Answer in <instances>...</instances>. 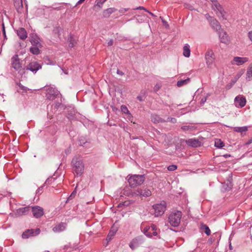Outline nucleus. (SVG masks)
<instances>
[{
	"label": "nucleus",
	"mask_w": 252,
	"mask_h": 252,
	"mask_svg": "<svg viewBox=\"0 0 252 252\" xmlns=\"http://www.w3.org/2000/svg\"><path fill=\"white\" fill-rule=\"evenodd\" d=\"M129 176H127V181L129 186L131 188L141 185L145 180L144 175H133L130 177Z\"/></svg>",
	"instance_id": "nucleus-1"
},
{
	"label": "nucleus",
	"mask_w": 252,
	"mask_h": 252,
	"mask_svg": "<svg viewBox=\"0 0 252 252\" xmlns=\"http://www.w3.org/2000/svg\"><path fill=\"white\" fill-rule=\"evenodd\" d=\"M72 169L78 176H81L84 171V165L81 159L78 158H73L72 160Z\"/></svg>",
	"instance_id": "nucleus-2"
},
{
	"label": "nucleus",
	"mask_w": 252,
	"mask_h": 252,
	"mask_svg": "<svg viewBox=\"0 0 252 252\" xmlns=\"http://www.w3.org/2000/svg\"><path fill=\"white\" fill-rule=\"evenodd\" d=\"M182 216V212L180 211L171 212L168 217V221L170 224L173 227L178 226L181 222Z\"/></svg>",
	"instance_id": "nucleus-3"
},
{
	"label": "nucleus",
	"mask_w": 252,
	"mask_h": 252,
	"mask_svg": "<svg viewBox=\"0 0 252 252\" xmlns=\"http://www.w3.org/2000/svg\"><path fill=\"white\" fill-rule=\"evenodd\" d=\"M43 89L46 91L45 96L48 100L53 101L60 95V92L52 87L45 86Z\"/></svg>",
	"instance_id": "nucleus-4"
},
{
	"label": "nucleus",
	"mask_w": 252,
	"mask_h": 252,
	"mask_svg": "<svg viewBox=\"0 0 252 252\" xmlns=\"http://www.w3.org/2000/svg\"><path fill=\"white\" fill-rule=\"evenodd\" d=\"M152 195V191L150 189L146 186H143L138 188L132 193V195L140 197H148Z\"/></svg>",
	"instance_id": "nucleus-5"
},
{
	"label": "nucleus",
	"mask_w": 252,
	"mask_h": 252,
	"mask_svg": "<svg viewBox=\"0 0 252 252\" xmlns=\"http://www.w3.org/2000/svg\"><path fill=\"white\" fill-rule=\"evenodd\" d=\"M11 64L12 67L15 70L18 71V73L20 75H23L25 73V68L22 67L18 55H15L11 58Z\"/></svg>",
	"instance_id": "nucleus-6"
},
{
	"label": "nucleus",
	"mask_w": 252,
	"mask_h": 252,
	"mask_svg": "<svg viewBox=\"0 0 252 252\" xmlns=\"http://www.w3.org/2000/svg\"><path fill=\"white\" fill-rule=\"evenodd\" d=\"M214 3L213 8L216 11V14L220 19L222 20L226 19V17L225 15V12L224 11L222 6L217 2L216 0H211Z\"/></svg>",
	"instance_id": "nucleus-7"
},
{
	"label": "nucleus",
	"mask_w": 252,
	"mask_h": 252,
	"mask_svg": "<svg viewBox=\"0 0 252 252\" xmlns=\"http://www.w3.org/2000/svg\"><path fill=\"white\" fill-rule=\"evenodd\" d=\"M154 209V213L156 217H159L162 216L165 211L166 205L164 201L159 203L156 204L153 206Z\"/></svg>",
	"instance_id": "nucleus-8"
},
{
	"label": "nucleus",
	"mask_w": 252,
	"mask_h": 252,
	"mask_svg": "<svg viewBox=\"0 0 252 252\" xmlns=\"http://www.w3.org/2000/svg\"><path fill=\"white\" fill-rule=\"evenodd\" d=\"M42 68V65L37 62L33 61L29 63L25 68V70H30L34 74Z\"/></svg>",
	"instance_id": "nucleus-9"
},
{
	"label": "nucleus",
	"mask_w": 252,
	"mask_h": 252,
	"mask_svg": "<svg viewBox=\"0 0 252 252\" xmlns=\"http://www.w3.org/2000/svg\"><path fill=\"white\" fill-rule=\"evenodd\" d=\"M40 232L39 228L28 229L23 232L22 237L23 239H28L32 236H35L38 235Z\"/></svg>",
	"instance_id": "nucleus-10"
},
{
	"label": "nucleus",
	"mask_w": 252,
	"mask_h": 252,
	"mask_svg": "<svg viewBox=\"0 0 252 252\" xmlns=\"http://www.w3.org/2000/svg\"><path fill=\"white\" fill-rule=\"evenodd\" d=\"M32 212L33 216L35 218H40L44 215V209L39 206H34L32 207Z\"/></svg>",
	"instance_id": "nucleus-11"
},
{
	"label": "nucleus",
	"mask_w": 252,
	"mask_h": 252,
	"mask_svg": "<svg viewBox=\"0 0 252 252\" xmlns=\"http://www.w3.org/2000/svg\"><path fill=\"white\" fill-rule=\"evenodd\" d=\"M234 103L237 107L242 108L246 104V99L244 96L239 95L235 98Z\"/></svg>",
	"instance_id": "nucleus-12"
},
{
	"label": "nucleus",
	"mask_w": 252,
	"mask_h": 252,
	"mask_svg": "<svg viewBox=\"0 0 252 252\" xmlns=\"http://www.w3.org/2000/svg\"><path fill=\"white\" fill-rule=\"evenodd\" d=\"M30 41L32 45L38 46L42 45L40 43V39L35 33H31L29 36Z\"/></svg>",
	"instance_id": "nucleus-13"
},
{
	"label": "nucleus",
	"mask_w": 252,
	"mask_h": 252,
	"mask_svg": "<svg viewBox=\"0 0 252 252\" xmlns=\"http://www.w3.org/2000/svg\"><path fill=\"white\" fill-rule=\"evenodd\" d=\"M214 53L212 50L208 51L205 54L206 62L207 65L211 67L214 61Z\"/></svg>",
	"instance_id": "nucleus-14"
},
{
	"label": "nucleus",
	"mask_w": 252,
	"mask_h": 252,
	"mask_svg": "<svg viewBox=\"0 0 252 252\" xmlns=\"http://www.w3.org/2000/svg\"><path fill=\"white\" fill-rule=\"evenodd\" d=\"M30 211V207L27 206L23 208H20L16 210L15 216L19 217L23 215H26L29 214Z\"/></svg>",
	"instance_id": "nucleus-15"
},
{
	"label": "nucleus",
	"mask_w": 252,
	"mask_h": 252,
	"mask_svg": "<svg viewBox=\"0 0 252 252\" xmlns=\"http://www.w3.org/2000/svg\"><path fill=\"white\" fill-rule=\"evenodd\" d=\"M186 144L192 147H199L201 146V142L196 139H189L186 141Z\"/></svg>",
	"instance_id": "nucleus-16"
},
{
	"label": "nucleus",
	"mask_w": 252,
	"mask_h": 252,
	"mask_svg": "<svg viewBox=\"0 0 252 252\" xmlns=\"http://www.w3.org/2000/svg\"><path fill=\"white\" fill-rule=\"evenodd\" d=\"M209 22L212 28L216 32H218L221 29L220 24L216 19L212 18Z\"/></svg>",
	"instance_id": "nucleus-17"
},
{
	"label": "nucleus",
	"mask_w": 252,
	"mask_h": 252,
	"mask_svg": "<svg viewBox=\"0 0 252 252\" xmlns=\"http://www.w3.org/2000/svg\"><path fill=\"white\" fill-rule=\"evenodd\" d=\"M17 34L19 37L24 40L27 38V32L24 28H20L17 30Z\"/></svg>",
	"instance_id": "nucleus-18"
},
{
	"label": "nucleus",
	"mask_w": 252,
	"mask_h": 252,
	"mask_svg": "<svg viewBox=\"0 0 252 252\" xmlns=\"http://www.w3.org/2000/svg\"><path fill=\"white\" fill-rule=\"evenodd\" d=\"M66 226V223L61 222L55 226L53 228L52 230L55 232H60L65 229Z\"/></svg>",
	"instance_id": "nucleus-19"
},
{
	"label": "nucleus",
	"mask_w": 252,
	"mask_h": 252,
	"mask_svg": "<svg viewBox=\"0 0 252 252\" xmlns=\"http://www.w3.org/2000/svg\"><path fill=\"white\" fill-rule=\"evenodd\" d=\"M233 61L237 65H240L247 62L249 59L246 57H235L234 58Z\"/></svg>",
	"instance_id": "nucleus-20"
},
{
	"label": "nucleus",
	"mask_w": 252,
	"mask_h": 252,
	"mask_svg": "<svg viewBox=\"0 0 252 252\" xmlns=\"http://www.w3.org/2000/svg\"><path fill=\"white\" fill-rule=\"evenodd\" d=\"M42 47V45H32L30 48V51L33 55H38L41 53L40 48Z\"/></svg>",
	"instance_id": "nucleus-21"
},
{
	"label": "nucleus",
	"mask_w": 252,
	"mask_h": 252,
	"mask_svg": "<svg viewBox=\"0 0 252 252\" xmlns=\"http://www.w3.org/2000/svg\"><path fill=\"white\" fill-rule=\"evenodd\" d=\"M219 36L220 39V41L222 43H226L228 41L226 33L221 29L218 31Z\"/></svg>",
	"instance_id": "nucleus-22"
},
{
	"label": "nucleus",
	"mask_w": 252,
	"mask_h": 252,
	"mask_svg": "<svg viewBox=\"0 0 252 252\" xmlns=\"http://www.w3.org/2000/svg\"><path fill=\"white\" fill-rule=\"evenodd\" d=\"M14 6L18 13L23 12V4L22 0H18L14 2Z\"/></svg>",
	"instance_id": "nucleus-23"
},
{
	"label": "nucleus",
	"mask_w": 252,
	"mask_h": 252,
	"mask_svg": "<svg viewBox=\"0 0 252 252\" xmlns=\"http://www.w3.org/2000/svg\"><path fill=\"white\" fill-rule=\"evenodd\" d=\"M151 121L155 124L165 122V121L157 114H152L151 117Z\"/></svg>",
	"instance_id": "nucleus-24"
},
{
	"label": "nucleus",
	"mask_w": 252,
	"mask_h": 252,
	"mask_svg": "<svg viewBox=\"0 0 252 252\" xmlns=\"http://www.w3.org/2000/svg\"><path fill=\"white\" fill-rule=\"evenodd\" d=\"M117 9L114 7L109 8L103 11V16L105 18H108L110 16V15L115 12Z\"/></svg>",
	"instance_id": "nucleus-25"
},
{
	"label": "nucleus",
	"mask_w": 252,
	"mask_h": 252,
	"mask_svg": "<svg viewBox=\"0 0 252 252\" xmlns=\"http://www.w3.org/2000/svg\"><path fill=\"white\" fill-rule=\"evenodd\" d=\"M200 229L204 231V233L207 235L209 236L211 234V230L209 227L204 223H201L200 224Z\"/></svg>",
	"instance_id": "nucleus-26"
},
{
	"label": "nucleus",
	"mask_w": 252,
	"mask_h": 252,
	"mask_svg": "<svg viewBox=\"0 0 252 252\" xmlns=\"http://www.w3.org/2000/svg\"><path fill=\"white\" fill-rule=\"evenodd\" d=\"M68 41L69 42V46L71 48L73 47L77 43L76 40L75 39L73 35L71 34H69Z\"/></svg>",
	"instance_id": "nucleus-27"
},
{
	"label": "nucleus",
	"mask_w": 252,
	"mask_h": 252,
	"mask_svg": "<svg viewBox=\"0 0 252 252\" xmlns=\"http://www.w3.org/2000/svg\"><path fill=\"white\" fill-rule=\"evenodd\" d=\"M190 53L189 46L188 44L185 45L183 48V55L186 57H189Z\"/></svg>",
	"instance_id": "nucleus-28"
},
{
	"label": "nucleus",
	"mask_w": 252,
	"mask_h": 252,
	"mask_svg": "<svg viewBox=\"0 0 252 252\" xmlns=\"http://www.w3.org/2000/svg\"><path fill=\"white\" fill-rule=\"evenodd\" d=\"M190 78H188L187 79L185 80L181 79L177 82V86L178 87H182L185 85L188 84L190 82Z\"/></svg>",
	"instance_id": "nucleus-29"
},
{
	"label": "nucleus",
	"mask_w": 252,
	"mask_h": 252,
	"mask_svg": "<svg viewBox=\"0 0 252 252\" xmlns=\"http://www.w3.org/2000/svg\"><path fill=\"white\" fill-rule=\"evenodd\" d=\"M234 130L236 132H240L241 134L243 132H246L248 130V127L246 126L242 127H234Z\"/></svg>",
	"instance_id": "nucleus-30"
},
{
	"label": "nucleus",
	"mask_w": 252,
	"mask_h": 252,
	"mask_svg": "<svg viewBox=\"0 0 252 252\" xmlns=\"http://www.w3.org/2000/svg\"><path fill=\"white\" fill-rule=\"evenodd\" d=\"M215 146L217 148H221L224 146V143L220 139H216L215 141Z\"/></svg>",
	"instance_id": "nucleus-31"
},
{
	"label": "nucleus",
	"mask_w": 252,
	"mask_h": 252,
	"mask_svg": "<svg viewBox=\"0 0 252 252\" xmlns=\"http://www.w3.org/2000/svg\"><path fill=\"white\" fill-rule=\"evenodd\" d=\"M150 232H152V236H157L158 232L157 231V227L155 224H152L151 226L150 227Z\"/></svg>",
	"instance_id": "nucleus-32"
},
{
	"label": "nucleus",
	"mask_w": 252,
	"mask_h": 252,
	"mask_svg": "<svg viewBox=\"0 0 252 252\" xmlns=\"http://www.w3.org/2000/svg\"><path fill=\"white\" fill-rule=\"evenodd\" d=\"M246 79L249 81L252 79V67H250L247 70L246 73Z\"/></svg>",
	"instance_id": "nucleus-33"
},
{
	"label": "nucleus",
	"mask_w": 252,
	"mask_h": 252,
	"mask_svg": "<svg viewBox=\"0 0 252 252\" xmlns=\"http://www.w3.org/2000/svg\"><path fill=\"white\" fill-rule=\"evenodd\" d=\"M150 227L148 228L145 227L144 228L143 233L146 236H148V237H152V232H150Z\"/></svg>",
	"instance_id": "nucleus-34"
},
{
	"label": "nucleus",
	"mask_w": 252,
	"mask_h": 252,
	"mask_svg": "<svg viewBox=\"0 0 252 252\" xmlns=\"http://www.w3.org/2000/svg\"><path fill=\"white\" fill-rule=\"evenodd\" d=\"M107 0H96L95 1V6H97L99 8H101L103 4Z\"/></svg>",
	"instance_id": "nucleus-35"
},
{
	"label": "nucleus",
	"mask_w": 252,
	"mask_h": 252,
	"mask_svg": "<svg viewBox=\"0 0 252 252\" xmlns=\"http://www.w3.org/2000/svg\"><path fill=\"white\" fill-rule=\"evenodd\" d=\"M226 187H225L224 186V187L225 188V189L226 190H230L233 186L232 182L229 180H228L227 181V183L226 184Z\"/></svg>",
	"instance_id": "nucleus-36"
},
{
	"label": "nucleus",
	"mask_w": 252,
	"mask_h": 252,
	"mask_svg": "<svg viewBox=\"0 0 252 252\" xmlns=\"http://www.w3.org/2000/svg\"><path fill=\"white\" fill-rule=\"evenodd\" d=\"M45 62L48 65H54L56 64V62L55 61H53L49 58L45 59Z\"/></svg>",
	"instance_id": "nucleus-37"
},
{
	"label": "nucleus",
	"mask_w": 252,
	"mask_h": 252,
	"mask_svg": "<svg viewBox=\"0 0 252 252\" xmlns=\"http://www.w3.org/2000/svg\"><path fill=\"white\" fill-rule=\"evenodd\" d=\"M76 191L74 190V191H73V192L71 193L70 196L68 197L67 200L66 201V203L68 202L70 200H72L73 198H74L76 195Z\"/></svg>",
	"instance_id": "nucleus-38"
},
{
	"label": "nucleus",
	"mask_w": 252,
	"mask_h": 252,
	"mask_svg": "<svg viewBox=\"0 0 252 252\" xmlns=\"http://www.w3.org/2000/svg\"><path fill=\"white\" fill-rule=\"evenodd\" d=\"M55 178L50 177L48 178L45 181V184L47 185H50L52 184L53 182H54L55 180Z\"/></svg>",
	"instance_id": "nucleus-39"
},
{
	"label": "nucleus",
	"mask_w": 252,
	"mask_h": 252,
	"mask_svg": "<svg viewBox=\"0 0 252 252\" xmlns=\"http://www.w3.org/2000/svg\"><path fill=\"white\" fill-rule=\"evenodd\" d=\"M192 128V127L190 126H183L181 127V129L184 131L190 130Z\"/></svg>",
	"instance_id": "nucleus-40"
},
{
	"label": "nucleus",
	"mask_w": 252,
	"mask_h": 252,
	"mask_svg": "<svg viewBox=\"0 0 252 252\" xmlns=\"http://www.w3.org/2000/svg\"><path fill=\"white\" fill-rule=\"evenodd\" d=\"M177 165H174V164L170 165L168 166L167 167V169L169 171H174L176 169H177Z\"/></svg>",
	"instance_id": "nucleus-41"
},
{
	"label": "nucleus",
	"mask_w": 252,
	"mask_h": 252,
	"mask_svg": "<svg viewBox=\"0 0 252 252\" xmlns=\"http://www.w3.org/2000/svg\"><path fill=\"white\" fill-rule=\"evenodd\" d=\"M61 30V29L59 27H56L54 28V29L53 30V32L55 33H57L58 34V37H60V32Z\"/></svg>",
	"instance_id": "nucleus-42"
},
{
	"label": "nucleus",
	"mask_w": 252,
	"mask_h": 252,
	"mask_svg": "<svg viewBox=\"0 0 252 252\" xmlns=\"http://www.w3.org/2000/svg\"><path fill=\"white\" fill-rule=\"evenodd\" d=\"M210 96V94H207V95L206 96H204L201 99V101H200V103L201 104H204L205 103V102L207 100V97Z\"/></svg>",
	"instance_id": "nucleus-43"
},
{
	"label": "nucleus",
	"mask_w": 252,
	"mask_h": 252,
	"mask_svg": "<svg viewBox=\"0 0 252 252\" xmlns=\"http://www.w3.org/2000/svg\"><path fill=\"white\" fill-rule=\"evenodd\" d=\"M17 85L19 86L20 88L23 90L24 92L26 93L27 92V88L22 85L20 83H18Z\"/></svg>",
	"instance_id": "nucleus-44"
},
{
	"label": "nucleus",
	"mask_w": 252,
	"mask_h": 252,
	"mask_svg": "<svg viewBox=\"0 0 252 252\" xmlns=\"http://www.w3.org/2000/svg\"><path fill=\"white\" fill-rule=\"evenodd\" d=\"M133 203V201L132 200H126L123 202V205L128 206L129 204Z\"/></svg>",
	"instance_id": "nucleus-45"
},
{
	"label": "nucleus",
	"mask_w": 252,
	"mask_h": 252,
	"mask_svg": "<svg viewBox=\"0 0 252 252\" xmlns=\"http://www.w3.org/2000/svg\"><path fill=\"white\" fill-rule=\"evenodd\" d=\"M121 110H122V112H123L125 113L129 112V111H128L127 108L125 105H122L121 106Z\"/></svg>",
	"instance_id": "nucleus-46"
},
{
	"label": "nucleus",
	"mask_w": 252,
	"mask_h": 252,
	"mask_svg": "<svg viewBox=\"0 0 252 252\" xmlns=\"http://www.w3.org/2000/svg\"><path fill=\"white\" fill-rule=\"evenodd\" d=\"M114 232L110 231L106 238V240H107L108 241H110L111 239V237L114 235Z\"/></svg>",
	"instance_id": "nucleus-47"
},
{
	"label": "nucleus",
	"mask_w": 252,
	"mask_h": 252,
	"mask_svg": "<svg viewBox=\"0 0 252 252\" xmlns=\"http://www.w3.org/2000/svg\"><path fill=\"white\" fill-rule=\"evenodd\" d=\"M43 186H41L39 187L36 190V194H41L43 191Z\"/></svg>",
	"instance_id": "nucleus-48"
},
{
	"label": "nucleus",
	"mask_w": 252,
	"mask_h": 252,
	"mask_svg": "<svg viewBox=\"0 0 252 252\" xmlns=\"http://www.w3.org/2000/svg\"><path fill=\"white\" fill-rule=\"evenodd\" d=\"M135 240H133L129 244V247L132 249H134L135 247V246H134V244L135 243Z\"/></svg>",
	"instance_id": "nucleus-49"
},
{
	"label": "nucleus",
	"mask_w": 252,
	"mask_h": 252,
	"mask_svg": "<svg viewBox=\"0 0 252 252\" xmlns=\"http://www.w3.org/2000/svg\"><path fill=\"white\" fill-rule=\"evenodd\" d=\"M248 37L249 39L252 41V31H250L248 33Z\"/></svg>",
	"instance_id": "nucleus-50"
},
{
	"label": "nucleus",
	"mask_w": 252,
	"mask_h": 252,
	"mask_svg": "<svg viewBox=\"0 0 252 252\" xmlns=\"http://www.w3.org/2000/svg\"><path fill=\"white\" fill-rule=\"evenodd\" d=\"M128 10V8H122L119 10V12L121 13H124Z\"/></svg>",
	"instance_id": "nucleus-51"
},
{
	"label": "nucleus",
	"mask_w": 252,
	"mask_h": 252,
	"mask_svg": "<svg viewBox=\"0 0 252 252\" xmlns=\"http://www.w3.org/2000/svg\"><path fill=\"white\" fill-rule=\"evenodd\" d=\"M205 16L209 22H210V20H211L212 18H214L213 17L210 16L208 13L206 14Z\"/></svg>",
	"instance_id": "nucleus-52"
},
{
	"label": "nucleus",
	"mask_w": 252,
	"mask_h": 252,
	"mask_svg": "<svg viewBox=\"0 0 252 252\" xmlns=\"http://www.w3.org/2000/svg\"><path fill=\"white\" fill-rule=\"evenodd\" d=\"M251 143H252V137L250 138L248 141L245 143V146H248L250 144H251Z\"/></svg>",
	"instance_id": "nucleus-53"
},
{
	"label": "nucleus",
	"mask_w": 252,
	"mask_h": 252,
	"mask_svg": "<svg viewBox=\"0 0 252 252\" xmlns=\"http://www.w3.org/2000/svg\"><path fill=\"white\" fill-rule=\"evenodd\" d=\"M137 99L140 101H144V97L141 95H138L137 97Z\"/></svg>",
	"instance_id": "nucleus-54"
},
{
	"label": "nucleus",
	"mask_w": 252,
	"mask_h": 252,
	"mask_svg": "<svg viewBox=\"0 0 252 252\" xmlns=\"http://www.w3.org/2000/svg\"><path fill=\"white\" fill-rule=\"evenodd\" d=\"M113 42H114V41H113V39H111V40H110L108 42V43H107V44H108V46H112V45H113Z\"/></svg>",
	"instance_id": "nucleus-55"
},
{
	"label": "nucleus",
	"mask_w": 252,
	"mask_h": 252,
	"mask_svg": "<svg viewBox=\"0 0 252 252\" xmlns=\"http://www.w3.org/2000/svg\"><path fill=\"white\" fill-rule=\"evenodd\" d=\"M117 73L118 74L120 75H121V76H122V75H123L124 74V72L122 71H121V70H120L119 69L117 70Z\"/></svg>",
	"instance_id": "nucleus-56"
},
{
	"label": "nucleus",
	"mask_w": 252,
	"mask_h": 252,
	"mask_svg": "<svg viewBox=\"0 0 252 252\" xmlns=\"http://www.w3.org/2000/svg\"><path fill=\"white\" fill-rule=\"evenodd\" d=\"M2 33H3V35L4 36V37L5 39H7V37H6V32H5V28H3V29H2Z\"/></svg>",
	"instance_id": "nucleus-57"
},
{
	"label": "nucleus",
	"mask_w": 252,
	"mask_h": 252,
	"mask_svg": "<svg viewBox=\"0 0 252 252\" xmlns=\"http://www.w3.org/2000/svg\"><path fill=\"white\" fill-rule=\"evenodd\" d=\"M170 122H171L172 123H176L177 120L175 118H171Z\"/></svg>",
	"instance_id": "nucleus-58"
},
{
	"label": "nucleus",
	"mask_w": 252,
	"mask_h": 252,
	"mask_svg": "<svg viewBox=\"0 0 252 252\" xmlns=\"http://www.w3.org/2000/svg\"><path fill=\"white\" fill-rule=\"evenodd\" d=\"M61 103H60V102H58V103H56L55 104V107L56 108V109H58L60 106L61 105Z\"/></svg>",
	"instance_id": "nucleus-59"
},
{
	"label": "nucleus",
	"mask_w": 252,
	"mask_h": 252,
	"mask_svg": "<svg viewBox=\"0 0 252 252\" xmlns=\"http://www.w3.org/2000/svg\"><path fill=\"white\" fill-rule=\"evenodd\" d=\"M134 9H140V10H146V8L144 7L143 6H139L137 8H135Z\"/></svg>",
	"instance_id": "nucleus-60"
},
{
	"label": "nucleus",
	"mask_w": 252,
	"mask_h": 252,
	"mask_svg": "<svg viewBox=\"0 0 252 252\" xmlns=\"http://www.w3.org/2000/svg\"><path fill=\"white\" fill-rule=\"evenodd\" d=\"M86 142L81 141V140H79V145L80 146H83L85 144Z\"/></svg>",
	"instance_id": "nucleus-61"
},
{
	"label": "nucleus",
	"mask_w": 252,
	"mask_h": 252,
	"mask_svg": "<svg viewBox=\"0 0 252 252\" xmlns=\"http://www.w3.org/2000/svg\"><path fill=\"white\" fill-rule=\"evenodd\" d=\"M85 1V0H79L76 3V4L75 5V6H77V5L78 4H80L81 3H82V2H83L84 1Z\"/></svg>",
	"instance_id": "nucleus-62"
},
{
	"label": "nucleus",
	"mask_w": 252,
	"mask_h": 252,
	"mask_svg": "<svg viewBox=\"0 0 252 252\" xmlns=\"http://www.w3.org/2000/svg\"><path fill=\"white\" fill-rule=\"evenodd\" d=\"M222 156L225 158H227L228 157H230L231 155L230 154H226L223 155Z\"/></svg>",
	"instance_id": "nucleus-63"
},
{
	"label": "nucleus",
	"mask_w": 252,
	"mask_h": 252,
	"mask_svg": "<svg viewBox=\"0 0 252 252\" xmlns=\"http://www.w3.org/2000/svg\"><path fill=\"white\" fill-rule=\"evenodd\" d=\"M149 13L153 17H155V15L151 12H149Z\"/></svg>",
	"instance_id": "nucleus-64"
}]
</instances>
